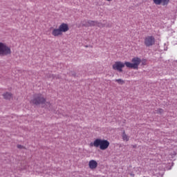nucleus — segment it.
<instances>
[{
    "mask_svg": "<svg viewBox=\"0 0 177 177\" xmlns=\"http://www.w3.org/2000/svg\"><path fill=\"white\" fill-rule=\"evenodd\" d=\"M144 44L145 46H153L156 44V38L154 36H147L145 38Z\"/></svg>",
    "mask_w": 177,
    "mask_h": 177,
    "instance_id": "obj_6",
    "label": "nucleus"
},
{
    "mask_svg": "<svg viewBox=\"0 0 177 177\" xmlns=\"http://www.w3.org/2000/svg\"><path fill=\"white\" fill-rule=\"evenodd\" d=\"M174 154L176 155L177 154V146H175L174 147Z\"/></svg>",
    "mask_w": 177,
    "mask_h": 177,
    "instance_id": "obj_14",
    "label": "nucleus"
},
{
    "mask_svg": "<svg viewBox=\"0 0 177 177\" xmlns=\"http://www.w3.org/2000/svg\"><path fill=\"white\" fill-rule=\"evenodd\" d=\"M59 29L62 33L67 32V31H68V25H67V24H62L59 26Z\"/></svg>",
    "mask_w": 177,
    "mask_h": 177,
    "instance_id": "obj_9",
    "label": "nucleus"
},
{
    "mask_svg": "<svg viewBox=\"0 0 177 177\" xmlns=\"http://www.w3.org/2000/svg\"><path fill=\"white\" fill-rule=\"evenodd\" d=\"M155 5H162V6H167L169 3V0H153Z\"/></svg>",
    "mask_w": 177,
    "mask_h": 177,
    "instance_id": "obj_7",
    "label": "nucleus"
},
{
    "mask_svg": "<svg viewBox=\"0 0 177 177\" xmlns=\"http://www.w3.org/2000/svg\"><path fill=\"white\" fill-rule=\"evenodd\" d=\"M17 147H18V149H21V147H23V146H21V145H17Z\"/></svg>",
    "mask_w": 177,
    "mask_h": 177,
    "instance_id": "obj_16",
    "label": "nucleus"
},
{
    "mask_svg": "<svg viewBox=\"0 0 177 177\" xmlns=\"http://www.w3.org/2000/svg\"><path fill=\"white\" fill-rule=\"evenodd\" d=\"M82 26L84 27H95V26H97V27H104V25L99 23L96 21H84V23L82 24Z\"/></svg>",
    "mask_w": 177,
    "mask_h": 177,
    "instance_id": "obj_5",
    "label": "nucleus"
},
{
    "mask_svg": "<svg viewBox=\"0 0 177 177\" xmlns=\"http://www.w3.org/2000/svg\"><path fill=\"white\" fill-rule=\"evenodd\" d=\"M133 148L136 147V145H133Z\"/></svg>",
    "mask_w": 177,
    "mask_h": 177,
    "instance_id": "obj_19",
    "label": "nucleus"
},
{
    "mask_svg": "<svg viewBox=\"0 0 177 177\" xmlns=\"http://www.w3.org/2000/svg\"><path fill=\"white\" fill-rule=\"evenodd\" d=\"M115 82H118L120 84V85H124V84H125V82L124 80H122V79H116Z\"/></svg>",
    "mask_w": 177,
    "mask_h": 177,
    "instance_id": "obj_13",
    "label": "nucleus"
},
{
    "mask_svg": "<svg viewBox=\"0 0 177 177\" xmlns=\"http://www.w3.org/2000/svg\"><path fill=\"white\" fill-rule=\"evenodd\" d=\"M32 103L33 104H45V102H46L45 98H44V96L41 94H36L34 95L33 100H32Z\"/></svg>",
    "mask_w": 177,
    "mask_h": 177,
    "instance_id": "obj_4",
    "label": "nucleus"
},
{
    "mask_svg": "<svg viewBox=\"0 0 177 177\" xmlns=\"http://www.w3.org/2000/svg\"><path fill=\"white\" fill-rule=\"evenodd\" d=\"M46 105L47 107H48V106L49 107H50V103H49V102H46Z\"/></svg>",
    "mask_w": 177,
    "mask_h": 177,
    "instance_id": "obj_15",
    "label": "nucleus"
},
{
    "mask_svg": "<svg viewBox=\"0 0 177 177\" xmlns=\"http://www.w3.org/2000/svg\"><path fill=\"white\" fill-rule=\"evenodd\" d=\"M10 53H12L10 47L6 46V44L2 42H0V56H8V55H10Z\"/></svg>",
    "mask_w": 177,
    "mask_h": 177,
    "instance_id": "obj_3",
    "label": "nucleus"
},
{
    "mask_svg": "<svg viewBox=\"0 0 177 177\" xmlns=\"http://www.w3.org/2000/svg\"><path fill=\"white\" fill-rule=\"evenodd\" d=\"M106 1H107L108 2H111V1L113 0H106Z\"/></svg>",
    "mask_w": 177,
    "mask_h": 177,
    "instance_id": "obj_17",
    "label": "nucleus"
},
{
    "mask_svg": "<svg viewBox=\"0 0 177 177\" xmlns=\"http://www.w3.org/2000/svg\"><path fill=\"white\" fill-rule=\"evenodd\" d=\"M132 63L126 62L124 64L121 62H116L113 65V70H117V71H119L120 73H122V68L124 67L127 66L128 68H133V70H138L139 68V64H140V58L139 57H134L131 59Z\"/></svg>",
    "mask_w": 177,
    "mask_h": 177,
    "instance_id": "obj_1",
    "label": "nucleus"
},
{
    "mask_svg": "<svg viewBox=\"0 0 177 177\" xmlns=\"http://www.w3.org/2000/svg\"><path fill=\"white\" fill-rule=\"evenodd\" d=\"M91 147H100V150H106L109 149L110 142L107 140H102L97 138L93 142L90 143Z\"/></svg>",
    "mask_w": 177,
    "mask_h": 177,
    "instance_id": "obj_2",
    "label": "nucleus"
},
{
    "mask_svg": "<svg viewBox=\"0 0 177 177\" xmlns=\"http://www.w3.org/2000/svg\"><path fill=\"white\" fill-rule=\"evenodd\" d=\"M160 113H162V109H160Z\"/></svg>",
    "mask_w": 177,
    "mask_h": 177,
    "instance_id": "obj_18",
    "label": "nucleus"
},
{
    "mask_svg": "<svg viewBox=\"0 0 177 177\" xmlns=\"http://www.w3.org/2000/svg\"><path fill=\"white\" fill-rule=\"evenodd\" d=\"M88 167L90 169H96L97 168V162L95 160H91L88 162Z\"/></svg>",
    "mask_w": 177,
    "mask_h": 177,
    "instance_id": "obj_8",
    "label": "nucleus"
},
{
    "mask_svg": "<svg viewBox=\"0 0 177 177\" xmlns=\"http://www.w3.org/2000/svg\"><path fill=\"white\" fill-rule=\"evenodd\" d=\"M62 35L63 33L62 32V30H60L59 28H55L52 31V35H53V37H59V35Z\"/></svg>",
    "mask_w": 177,
    "mask_h": 177,
    "instance_id": "obj_10",
    "label": "nucleus"
},
{
    "mask_svg": "<svg viewBox=\"0 0 177 177\" xmlns=\"http://www.w3.org/2000/svg\"><path fill=\"white\" fill-rule=\"evenodd\" d=\"M122 139L126 142H128V140H129V137L126 135L125 131H124L122 133Z\"/></svg>",
    "mask_w": 177,
    "mask_h": 177,
    "instance_id": "obj_12",
    "label": "nucleus"
},
{
    "mask_svg": "<svg viewBox=\"0 0 177 177\" xmlns=\"http://www.w3.org/2000/svg\"><path fill=\"white\" fill-rule=\"evenodd\" d=\"M3 97L7 100L11 99L12 94H10V93H6L3 94Z\"/></svg>",
    "mask_w": 177,
    "mask_h": 177,
    "instance_id": "obj_11",
    "label": "nucleus"
}]
</instances>
